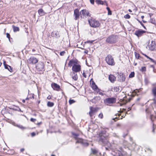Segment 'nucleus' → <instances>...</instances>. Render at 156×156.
<instances>
[{
	"instance_id": "1",
	"label": "nucleus",
	"mask_w": 156,
	"mask_h": 156,
	"mask_svg": "<svg viewBox=\"0 0 156 156\" xmlns=\"http://www.w3.org/2000/svg\"><path fill=\"white\" fill-rule=\"evenodd\" d=\"M103 131L99 134L98 137V142L99 144L103 146L107 145L109 146L110 144L108 142V136L105 132Z\"/></svg>"
},
{
	"instance_id": "2",
	"label": "nucleus",
	"mask_w": 156,
	"mask_h": 156,
	"mask_svg": "<svg viewBox=\"0 0 156 156\" xmlns=\"http://www.w3.org/2000/svg\"><path fill=\"white\" fill-rule=\"evenodd\" d=\"M72 134L74 136V138L76 140V143H80L84 146H88V144L85 140L82 139L78 138L79 135V134L75 133H72Z\"/></svg>"
},
{
	"instance_id": "3",
	"label": "nucleus",
	"mask_w": 156,
	"mask_h": 156,
	"mask_svg": "<svg viewBox=\"0 0 156 156\" xmlns=\"http://www.w3.org/2000/svg\"><path fill=\"white\" fill-rule=\"evenodd\" d=\"M88 21L90 26L96 28L99 27L100 25V22L95 19H91L88 20Z\"/></svg>"
},
{
	"instance_id": "4",
	"label": "nucleus",
	"mask_w": 156,
	"mask_h": 156,
	"mask_svg": "<svg viewBox=\"0 0 156 156\" xmlns=\"http://www.w3.org/2000/svg\"><path fill=\"white\" fill-rule=\"evenodd\" d=\"M105 41L106 43L110 44L115 43L117 41L116 36L114 35L109 36L107 38Z\"/></svg>"
},
{
	"instance_id": "5",
	"label": "nucleus",
	"mask_w": 156,
	"mask_h": 156,
	"mask_svg": "<svg viewBox=\"0 0 156 156\" xmlns=\"http://www.w3.org/2000/svg\"><path fill=\"white\" fill-rule=\"evenodd\" d=\"M105 60L109 65L114 66L115 64V62L112 57L110 55H108L106 57Z\"/></svg>"
},
{
	"instance_id": "6",
	"label": "nucleus",
	"mask_w": 156,
	"mask_h": 156,
	"mask_svg": "<svg viewBox=\"0 0 156 156\" xmlns=\"http://www.w3.org/2000/svg\"><path fill=\"white\" fill-rule=\"evenodd\" d=\"M118 81L122 82H124L126 79V76L124 74L122 73H118L117 76Z\"/></svg>"
},
{
	"instance_id": "7",
	"label": "nucleus",
	"mask_w": 156,
	"mask_h": 156,
	"mask_svg": "<svg viewBox=\"0 0 156 156\" xmlns=\"http://www.w3.org/2000/svg\"><path fill=\"white\" fill-rule=\"evenodd\" d=\"M116 101V99L114 98H108L104 100V102L107 105L114 103Z\"/></svg>"
},
{
	"instance_id": "8",
	"label": "nucleus",
	"mask_w": 156,
	"mask_h": 156,
	"mask_svg": "<svg viewBox=\"0 0 156 156\" xmlns=\"http://www.w3.org/2000/svg\"><path fill=\"white\" fill-rule=\"evenodd\" d=\"M81 69V66L80 65H77V64L74 66H73L72 68L73 72L76 73L80 72Z\"/></svg>"
},
{
	"instance_id": "9",
	"label": "nucleus",
	"mask_w": 156,
	"mask_h": 156,
	"mask_svg": "<svg viewBox=\"0 0 156 156\" xmlns=\"http://www.w3.org/2000/svg\"><path fill=\"white\" fill-rule=\"evenodd\" d=\"M80 14L81 15L80 17L81 18H82V15L86 17L87 16H90V15H89V12L86 9H83L81 10L80 12Z\"/></svg>"
},
{
	"instance_id": "10",
	"label": "nucleus",
	"mask_w": 156,
	"mask_h": 156,
	"mask_svg": "<svg viewBox=\"0 0 156 156\" xmlns=\"http://www.w3.org/2000/svg\"><path fill=\"white\" fill-rule=\"evenodd\" d=\"M38 61V60L36 58L34 57H31L28 60L29 63L32 64H35Z\"/></svg>"
},
{
	"instance_id": "11",
	"label": "nucleus",
	"mask_w": 156,
	"mask_h": 156,
	"mask_svg": "<svg viewBox=\"0 0 156 156\" xmlns=\"http://www.w3.org/2000/svg\"><path fill=\"white\" fill-rule=\"evenodd\" d=\"M90 111L89 112V114L90 117L92 116V114L94 112H97L99 108L98 107L93 108L92 107H90Z\"/></svg>"
},
{
	"instance_id": "12",
	"label": "nucleus",
	"mask_w": 156,
	"mask_h": 156,
	"mask_svg": "<svg viewBox=\"0 0 156 156\" xmlns=\"http://www.w3.org/2000/svg\"><path fill=\"white\" fill-rule=\"evenodd\" d=\"M149 49L151 51H154L156 48V44L155 41L152 40L151 43L150 44L149 46Z\"/></svg>"
},
{
	"instance_id": "13",
	"label": "nucleus",
	"mask_w": 156,
	"mask_h": 156,
	"mask_svg": "<svg viewBox=\"0 0 156 156\" xmlns=\"http://www.w3.org/2000/svg\"><path fill=\"white\" fill-rule=\"evenodd\" d=\"M146 31L143 30H136L134 33V34L138 37H139L141 36L143 34L145 33Z\"/></svg>"
},
{
	"instance_id": "14",
	"label": "nucleus",
	"mask_w": 156,
	"mask_h": 156,
	"mask_svg": "<svg viewBox=\"0 0 156 156\" xmlns=\"http://www.w3.org/2000/svg\"><path fill=\"white\" fill-rule=\"evenodd\" d=\"M80 13L79 12V10L76 9L74 11V16H75L74 19L75 20H77L79 17Z\"/></svg>"
},
{
	"instance_id": "15",
	"label": "nucleus",
	"mask_w": 156,
	"mask_h": 156,
	"mask_svg": "<svg viewBox=\"0 0 156 156\" xmlns=\"http://www.w3.org/2000/svg\"><path fill=\"white\" fill-rule=\"evenodd\" d=\"M77 64V61L76 60L72 59L69 61L68 63V66H69L71 67L72 66H74Z\"/></svg>"
},
{
	"instance_id": "16",
	"label": "nucleus",
	"mask_w": 156,
	"mask_h": 156,
	"mask_svg": "<svg viewBox=\"0 0 156 156\" xmlns=\"http://www.w3.org/2000/svg\"><path fill=\"white\" fill-rule=\"evenodd\" d=\"M51 86L52 88L54 90L58 91L60 89V86L55 83H52Z\"/></svg>"
},
{
	"instance_id": "17",
	"label": "nucleus",
	"mask_w": 156,
	"mask_h": 156,
	"mask_svg": "<svg viewBox=\"0 0 156 156\" xmlns=\"http://www.w3.org/2000/svg\"><path fill=\"white\" fill-rule=\"evenodd\" d=\"M51 36L52 37L55 38H58L59 37V33L58 31H53L51 34Z\"/></svg>"
},
{
	"instance_id": "18",
	"label": "nucleus",
	"mask_w": 156,
	"mask_h": 156,
	"mask_svg": "<svg viewBox=\"0 0 156 156\" xmlns=\"http://www.w3.org/2000/svg\"><path fill=\"white\" fill-rule=\"evenodd\" d=\"M36 68L39 71H41L44 69V66L42 63H39L36 66Z\"/></svg>"
},
{
	"instance_id": "19",
	"label": "nucleus",
	"mask_w": 156,
	"mask_h": 156,
	"mask_svg": "<svg viewBox=\"0 0 156 156\" xmlns=\"http://www.w3.org/2000/svg\"><path fill=\"white\" fill-rule=\"evenodd\" d=\"M108 79L112 83L114 82L116 80L115 77L112 75H110L109 76Z\"/></svg>"
},
{
	"instance_id": "20",
	"label": "nucleus",
	"mask_w": 156,
	"mask_h": 156,
	"mask_svg": "<svg viewBox=\"0 0 156 156\" xmlns=\"http://www.w3.org/2000/svg\"><path fill=\"white\" fill-rule=\"evenodd\" d=\"M95 2L98 4L104 5L105 3L106 5L107 6L108 5L107 2L105 1L103 2L100 0H96Z\"/></svg>"
},
{
	"instance_id": "21",
	"label": "nucleus",
	"mask_w": 156,
	"mask_h": 156,
	"mask_svg": "<svg viewBox=\"0 0 156 156\" xmlns=\"http://www.w3.org/2000/svg\"><path fill=\"white\" fill-rule=\"evenodd\" d=\"M72 76L73 79L75 80H77L78 76L76 72H73V73L71 74Z\"/></svg>"
},
{
	"instance_id": "22",
	"label": "nucleus",
	"mask_w": 156,
	"mask_h": 156,
	"mask_svg": "<svg viewBox=\"0 0 156 156\" xmlns=\"http://www.w3.org/2000/svg\"><path fill=\"white\" fill-rule=\"evenodd\" d=\"M38 12L40 16H44L45 14V12L42 9H39L38 11Z\"/></svg>"
},
{
	"instance_id": "23",
	"label": "nucleus",
	"mask_w": 156,
	"mask_h": 156,
	"mask_svg": "<svg viewBox=\"0 0 156 156\" xmlns=\"http://www.w3.org/2000/svg\"><path fill=\"white\" fill-rule=\"evenodd\" d=\"M113 90V91L115 92H119L121 91L119 87H114Z\"/></svg>"
},
{
	"instance_id": "24",
	"label": "nucleus",
	"mask_w": 156,
	"mask_h": 156,
	"mask_svg": "<svg viewBox=\"0 0 156 156\" xmlns=\"http://www.w3.org/2000/svg\"><path fill=\"white\" fill-rule=\"evenodd\" d=\"M92 153L90 154V156H93V155L96 154L98 153V151L95 149H91Z\"/></svg>"
},
{
	"instance_id": "25",
	"label": "nucleus",
	"mask_w": 156,
	"mask_h": 156,
	"mask_svg": "<svg viewBox=\"0 0 156 156\" xmlns=\"http://www.w3.org/2000/svg\"><path fill=\"white\" fill-rule=\"evenodd\" d=\"M120 151H117L116 152V155L118 156H123V154L122 153V149H120Z\"/></svg>"
},
{
	"instance_id": "26",
	"label": "nucleus",
	"mask_w": 156,
	"mask_h": 156,
	"mask_svg": "<svg viewBox=\"0 0 156 156\" xmlns=\"http://www.w3.org/2000/svg\"><path fill=\"white\" fill-rule=\"evenodd\" d=\"M91 87L93 90H95L98 88V87L93 81L92 82L91 84Z\"/></svg>"
},
{
	"instance_id": "27",
	"label": "nucleus",
	"mask_w": 156,
	"mask_h": 156,
	"mask_svg": "<svg viewBox=\"0 0 156 156\" xmlns=\"http://www.w3.org/2000/svg\"><path fill=\"white\" fill-rule=\"evenodd\" d=\"M13 31L14 32L19 31L20 30L19 28L18 27H16L14 25L12 26Z\"/></svg>"
},
{
	"instance_id": "28",
	"label": "nucleus",
	"mask_w": 156,
	"mask_h": 156,
	"mask_svg": "<svg viewBox=\"0 0 156 156\" xmlns=\"http://www.w3.org/2000/svg\"><path fill=\"white\" fill-rule=\"evenodd\" d=\"M54 105V103L50 101H48L47 103V106L49 107H52Z\"/></svg>"
},
{
	"instance_id": "29",
	"label": "nucleus",
	"mask_w": 156,
	"mask_h": 156,
	"mask_svg": "<svg viewBox=\"0 0 156 156\" xmlns=\"http://www.w3.org/2000/svg\"><path fill=\"white\" fill-rule=\"evenodd\" d=\"M16 126L17 127H18L20 128V129H21L22 130H24V129H27V128L26 127H24L22 125H17Z\"/></svg>"
},
{
	"instance_id": "30",
	"label": "nucleus",
	"mask_w": 156,
	"mask_h": 156,
	"mask_svg": "<svg viewBox=\"0 0 156 156\" xmlns=\"http://www.w3.org/2000/svg\"><path fill=\"white\" fill-rule=\"evenodd\" d=\"M135 73L133 72H131L130 74L129 75V78L133 77L134 76Z\"/></svg>"
},
{
	"instance_id": "31",
	"label": "nucleus",
	"mask_w": 156,
	"mask_h": 156,
	"mask_svg": "<svg viewBox=\"0 0 156 156\" xmlns=\"http://www.w3.org/2000/svg\"><path fill=\"white\" fill-rule=\"evenodd\" d=\"M152 91L154 95L156 96V87L152 89Z\"/></svg>"
},
{
	"instance_id": "32",
	"label": "nucleus",
	"mask_w": 156,
	"mask_h": 156,
	"mask_svg": "<svg viewBox=\"0 0 156 156\" xmlns=\"http://www.w3.org/2000/svg\"><path fill=\"white\" fill-rule=\"evenodd\" d=\"M135 53L136 58L138 59H140V55L139 54L136 53V52H135Z\"/></svg>"
},
{
	"instance_id": "33",
	"label": "nucleus",
	"mask_w": 156,
	"mask_h": 156,
	"mask_svg": "<svg viewBox=\"0 0 156 156\" xmlns=\"http://www.w3.org/2000/svg\"><path fill=\"white\" fill-rule=\"evenodd\" d=\"M155 116L153 115H151L150 116V119H151V120L152 121H153L154 119L155 118Z\"/></svg>"
},
{
	"instance_id": "34",
	"label": "nucleus",
	"mask_w": 156,
	"mask_h": 156,
	"mask_svg": "<svg viewBox=\"0 0 156 156\" xmlns=\"http://www.w3.org/2000/svg\"><path fill=\"white\" fill-rule=\"evenodd\" d=\"M107 9L108 11V15H111L112 14V12L110 10V8L107 7Z\"/></svg>"
},
{
	"instance_id": "35",
	"label": "nucleus",
	"mask_w": 156,
	"mask_h": 156,
	"mask_svg": "<svg viewBox=\"0 0 156 156\" xmlns=\"http://www.w3.org/2000/svg\"><path fill=\"white\" fill-rule=\"evenodd\" d=\"M130 17V16L128 14H127L124 16V18L126 19H129Z\"/></svg>"
},
{
	"instance_id": "36",
	"label": "nucleus",
	"mask_w": 156,
	"mask_h": 156,
	"mask_svg": "<svg viewBox=\"0 0 156 156\" xmlns=\"http://www.w3.org/2000/svg\"><path fill=\"white\" fill-rule=\"evenodd\" d=\"M141 71H142V72L145 71L146 70V68L145 67H142L141 68V69L140 70Z\"/></svg>"
},
{
	"instance_id": "37",
	"label": "nucleus",
	"mask_w": 156,
	"mask_h": 156,
	"mask_svg": "<svg viewBox=\"0 0 156 156\" xmlns=\"http://www.w3.org/2000/svg\"><path fill=\"white\" fill-rule=\"evenodd\" d=\"M75 102V101L73 100H70L69 101V103L70 104H71Z\"/></svg>"
},
{
	"instance_id": "38",
	"label": "nucleus",
	"mask_w": 156,
	"mask_h": 156,
	"mask_svg": "<svg viewBox=\"0 0 156 156\" xmlns=\"http://www.w3.org/2000/svg\"><path fill=\"white\" fill-rule=\"evenodd\" d=\"M66 52L64 51H62L61 52H60V55L61 56H63L64 55V54Z\"/></svg>"
},
{
	"instance_id": "39",
	"label": "nucleus",
	"mask_w": 156,
	"mask_h": 156,
	"mask_svg": "<svg viewBox=\"0 0 156 156\" xmlns=\"http://www.w3.org/2000/svg\"><path fill=\"white\" fill-rule=\"evenodd\" d=\"M8 70H9L10 72H12V70L11 67V66H8Z\"/></svg>"
},
{
	"instance_id": "40",
	"label": "nucleus",
	"mask_w": 156,
	"mask_h": 156,
	"mask_svg": "<svg viewBox=\"0 0 156 156\" xmlns=\"http://www.w3.org/2000/svg\"><path fill=\"white\" fill-rule=\"evenodd\" d=\"M98 117L101 119H102L103 117V115L102 113H100L98 115Z\"/></svg>"
},
{
	"instance_id": "41",
	"label": "nucleus",
	"mask_w": 156,
	"mask_h": 156,
	"mask_svg": "<svg viewBox=\"0 0 156 156\" xmlns=\"http://www.w3.org/2000/svg\"><path fill=\"white\" fill-rule=\"evenodd\" d=\"M150 22L152 23H155V21L152 19H151L150 20Z\"/></svg>"
},
{
	"instance_id": "42",
	"label": "nucleus",
	"mask_w": 156,
	"mask_h": 156,
	"mask_svg": "<svg viewBox=\"0 0 156 156\" xmlns=\"http://www.w3.org/2000/svg\"><path fill=\"white\" fill-rule=\"evenodd\" d=\"M30 120L32 122H34L36 120V119H34L33 118H31L30 119Z\"/></svg>"
},
{
	"instance_id": "43",
	"label": "nucleus",
	"mask_w": 156,
	"mask_h": 156,
	"mask_svg": "<svg viewBox=\"0 0 156 156\" xmlns=\"http://www.w3.org/2000/svg\"><path fill=\"white\" fill-rule=\"evenodd\" d=\"M6 34V37L7 38H8L9 39L10 37V34L8 33H7Z\"/></svg>"
},
{
	"instance_id": "44",
	"label": "nucleus",
	"mask_w": 156,
	"mask_h": 156,
	"mask_svg": "<svg viewBox=\"0 0 156 156\" xmlns=\"http://www.w3.org/2000/svg\"><path fill=\"white\" fill-rule=\"evenodd\" d=\"M90 2L91 4L93 5L94 4V0H90Z\"/></svg>"
},
{
	"instance_id": "45",
	"label": "nucleus",
	"mask_w": 156,
	"mask_h": 156,
	"mask_svg": "<svg viewBox=\"0 0 156 156\" xmlns=\"http://www.w3.org/2000/svg\"><path fill=\"white\" fill-rule=\"evenodd\" d=\"M9 66V65H6V64H4V66H5V69H8V68L9 67H8Z\"/></svg>"
},
{
	"instance_id": "46",
	"label": "nucleus",
	"mask_w": 156,
	"mask_h": 156,
	"mask_svg": "<svg viewBox=\"0 0 156 156\" xmlns=\"http://www.w3.org/2000/svg\"><path fill=\"white\" fill-rule=\"evenodd\" d=\"M31 135L32 136H34L35 135V133L34 132H33L31 133Z\"/></svg>"
},
{
	"instance_id": "47",
	"label": "nucleus",
	"mask_w": 156,
	"mask_h": 156,
	"mask_svg": "<svg viewBox=\"0 0 156 156\" xmlns=\"http://www.w3.org/2000/svg\"><path fill=\"white\" fill-rule=\"evenodd\" d=\"M151 62H155V61L154 60H153V59L151 58L150 57V58H149Z\"/></svg>"
},
{
	"instance_id": "48",
	"label": "nucleus",
	"mask_w": 156,
	"mask_h": 156,
	"mask_svg": "<svg viewBox=\"0 0 156 156\" xmlns=\"http://www.w3.org/2000/svg\"><path fill=\"white\" fill-rule=\"evenodd\" d=\"M83 76H84L85 78H86L87 77L86 75L84 72H83Z\"/></svg>"
},
{
	"instance_id": "49",
	"label": "nucleus",
	"mask_w": 156,
	"mask_h": 156,
	"mask_svg": "<svg viewBox=\"0 0 156 156\" xmlns=\"http://www.w3.org/2000/svg\"><path fill=\"white\" fill-rule=\"evenodd\" d=\"M143 55L145 56L146 57H147V58H150V57H148V56H147V55H146V54H143Z\"/></svg>"
},
{
	"instance_id": "50",
	"label": "nucleus",
	"mask_w": 156,
	"mask_h": 156,
	"mask_svg": "<svg viewBox=\"0 0 156 156\" xmlns=\"http://www.w3.org/2000/svg\"><path fill=\"white\" fill-rule=\"evenodd\" d=\"M47 98L48 99H50L51 98V96H48L47 97Z\"/></svg>"
},
{
	"instance_id": "51",
	"label": "nucleus",
	"mask_w": 156,
	"mask_h": 156,
	"mask_svg": "<svg viewBox=\"0 0 156 156\" xmlns=\"http://www.w3.org/2000/svg\"><path fill=\"white\" fill-rule=\"evenodd\" d=\"M24 148H22L20 150V151H21V152H23V151H24Z\"/></svg>"
},
{
	"instance_id": "52",
	"label": "nucleus",
	"mask_w": 156,
	"mask_h": 156,
	"mask_svg": "<svg viewBox=\"0 0 156 156\" xmlns=\"http://www.w3.org/2000/svg\"><path fill=\"white\" fill-rule=\"evenodd\" d=\"M93 41H88L87 42H90L91 43H92L93 42Z\"/></svg>"
},
{
	"instance_id": "53",
	"label": "nucleus",
	"mask_w": 156,
	"mask_h": 156,
	"mask_svg": "<svg viewBox=\"0 0 156 156\" xmlns=\"http://www.w3.org/2000/svg\"><path fill=\"white\" fill-rule=\"evenodd\" d=\"M131 110V108H128V110H127V111H129V110Z\"/></svg>"
},
{
	"instance_id": "54",
	"label": "nucleus",
	"mask_w": 156,
	"mask_h": 156,
	"mask_svg": "<svg viewBox=\"0 0 156 156\" xmlns=\"http://www.w3.org/2000/svg\"><path fill=\"white\" fill-rule=\"evenodd\" d=\"M96 98H98V97H95L94 99H92V102H93V101L94 100V99H95Z\"/></svg>"
},
{
	"instance_id": "55",
	"label": "nucleus",
	"mask_w": 156,
	"mask_h": 156,
	"mask_svg": "<svg viewBox=\"0 0 156 156\" xmlns=\"http://www.w3.org/2000/svg\"><path fill=\"white\" fill-rule=\"evenodd\" d=\"M88 52V51H84V53H86V54H87V52Z\"/></svg>"
},
{
	"instance_id": "56",
	"label": "nucleus",
	"mask_w": 156,
	"mask_h": 156,
	"mask_svg": "<svg viewBox=\"0 0 156 156\" xmlns=\"http://www.w3.org/2000/svg\"><path fill=\"white\" fill-rule=\"evenodd\" d=\"M129 12H132V11L130 9H129Z\"/></svg>"
},
{
	"instance_id": "57",
	"label": "nucleus",
	"mask_w": 156,
	"mask_h": 156,
	"mask_svg": "<svg viewBox=\"0 0 156 156\" xmlns=\"http://www.w3.org/2000/svg\"><path fill=\"white\" fill-rule=\"evenodd\" d=\"M23 103H25V100H23Z\"/></svg>"
},
{
	"instance_id": "58",
	"label": "nucleus",
	"mask_w": 156,
	"mask_h": 156,
	"mask_svg": "<svg viewBox=\"0 0 156 156\" xmlns=\"http://www.w3.org/2000/svg\"><path fill=\"white\" fill-rule=\"evenodd\" d=\"M141 17L142 19H143L144 18V16H142Z\"/></svg>"
},
{
	"instance_id": "59",
	"label": "nucleus",
	"mask_w": 156,
	"mask_h": 156,
	"mask_svg": "<svg viewBox=\"0 0 156 156\" xmlns=\"http://www.w3.org/2000/svg\"><path fill=\"white\" fill-rule=\"evenodd\" d=\"M153 132H154V127L153 128Z\"/></svg>"
},
{
	"instance_id": "60",
	"label": "nucleus",
	"mask_w": 156,
	"mask_h": 156,
	"mask_svg": "<svg viewBox=\"0 0 156 156\" xmlns=\"http://www.w3.org/2000/svg\"><path fill=\"white\" fill-rule=\"evenodd\" d=\"M93 156H97L96 154H95V155H93Z\"/></svg>"
},
{
	"instance_id": "61",
	"label": "nucleus",
	"mask_w": 156,
	"mask_h": 156,
	"mask_svg": "<svg viewBox=\"0 0 156 156\" xmlns=\"http://www.w3.org/2000/svg\"><path fill=\"white\" fill-rule=\"evenodd\" d=\"M51 156H55V155L54 154H52L51 155Z\"/></svg>"
},
{
	"instance_id": "62",
	"label": "nucleus",
	"mask_w": 156,
	"mask_h": 156,
	"mask_svg": "<svg viewBox=\"0 0 156 156\" xmlns=\"http://www.w3.org/2000/svg\"><path fill=\"white\" fill-rule=\"evenodd\" d=\"M2 65V63L0 62V66H1V65Z\"/></svg>"
},
{
	"instance_id": "63",
	"label": "nucleus",
	"mask_w": 156,
	"mask_h": 156,
	"mask_svg": "<svg viewBox=\"0 0 156 156\" xmlns=\"http://www.w3.org/2000/svg\"><path fill=\"white\" fill-rule=\"evenodd\" d=\"M136 63L134 65L136 66Z\"/></svg>"
},
{
	"instance_id": "64",
	"label": "nucleus",
	"mask_w": 156,
	"mask_h": 156,
	"mask_svg": "<svg viewBox=\"0 0 156 156\" xmlns=\"http://www.w3.org/2000/svg\"><path fill=\"white\" fill-rule=\"evenodd\" d=\"M105 148H106V150H107V149H108V148H107V147H105Z\"/></svg>"
}]
</instances>
